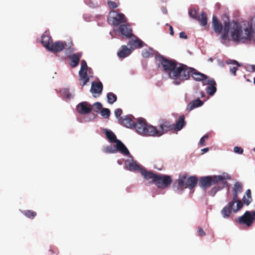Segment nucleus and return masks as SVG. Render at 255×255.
Listing matches in <instances>:
<instances>
[{"label": "nucleus", "mask_w": 255, "mask_h": 255, "mask_svg": "<svg viewBox=\"0 0 255 255\" xmlns=\"http://www.w3.org/2000/svg\"><path fill=\"white\" fill-rule=\"evenodd\" d=\"M254 34L255 31L251 24L242 29L241 24L237 22H234L231 32L232 40L241 43H247L251 41L254 38Z\"/></svg>", "instance_id": "1"}, {"label": "nucleus", "mask_w": 255, "mask_h": 255, "mask_svg": "<svg viewBox=\"0 0 255 255\" xmlns=\"http://www.w3.org/2000/svg\"><path fill=\"white\" fill-rule=\"evenodd\" d=\"M231 179V176L228 173H224L221 175L202 177L199 180V184L202 188L205 189L220 182L222 184L221 187H215L212 189L213 192L216 193L217 191L224 188L227 185V180H230Z\"/></svg>", "instance_id": "2"}, {"label": "nucleus", "mask_w": 255, "mask_h": 255, "mask_svg": "<svg viewBox=\"0 0 255 255\" xmlns=\"http://www.w3.org/2000/svg\"><path fill=\"white\" fill-rule=\"evenodd\" d=\"M190 68L186 65L178 63L174 71L169 73V77L174 80V84L179 85L189 79L190 72L192 70Z\"/></svg>", "instance_id": "3"}, {"label": "nucleus", "mask_w": 255, "mask_h": 255, "mask_svg": "<svg viewBox=\"0 0 255 255\" xmlns=\"http://www.w3.org/2000/svg\"><path fill=\"white\" fill-rule=\"evenodd\" d=\"M198 178L195 176L187 177V174H184L179 176V179L174 183L178 189H183L189 188L190 189L194 188L197 184Z\"/></svg>", "instance_id": "4"}, {"label": "nucleus", "mask_w": 255, "mask_h": 255, "mask_svg": "<svg viewBox=\"0 0 255 255\" xmlns=\"http://www.w3.org/2000/svg\"><path fill=\"white\" fill-rule=\"evenodd\" d=\"M133 128L140 135L153 136L154 126L148 124L143 118H138L135 122Z\"/></svg>", "instance_id": "5"}, {"label": "nucleus", "mask_w": 255, "mask_h": 255, "mask_svg": "<svg viewBox=\"0 0 255 255\" xmlns=\"http://www.w3.org/2000/svg\"><path fill=\"white\" fill-rule=\"evenodd\" d=\"M212 25L215 32L217 33H220L223 29V32L221 35L222 40H226L228 39L230 29V23L229 21H225L224 22L223 28L222 23L219 22L217 17L214 15L212 19Z\"/></svg>", "instance_id": "6"}, {"label": "nucleus", "mask_w": 255, "mask_h": 255, "mask_svg": "<svg viewBox=\"0 0 255 255\" xmlns=\"http://www.w3.org/2000/svg\"><path fill=\"white\" fill-rule=\"evenodd\" d=\"M109 23L115 27L119 26L124 23H127L128 19L122 13H118L116 10H111L108 17Z\"/></svg>", "instance_id": "7"}, {"label": "nucleus", "mask_w": 255, "mask_h": 255, "mask_svg": "<svg viewBox=\"0 0 255 255\" xmlns=\"http://www.w3.org/2000/svg\"><path fill=\"white\" fill-rule=\"evenodd\" d=\"M105 133L108 140L111 142L116 143V148L124 155H129V152L124 143L120 140L117 139L114 133L108 129H105Z\"/></svg>", "instance_id": "8"}, {"label": "nucleus", "mask_w": 255, "mask_h": 255, "mask_svg": "<svg viewBox=\"0 0 255 255\" xmlns=\"http://www.w3.org/2000/svg\"><path fill=\"white\" fill-rule=\"evenodd\" d=\"M159 129H158L156 127H154L153 136H160L170 130H174L173 124L170 121L167 120H162L159 125Z\"/></svg>", "instance_id": "9"}, {"label": "nucleus", "mask_w": 255, "mask_h": 255, "mask_svg": "<svg viewBox=\"0 0 255 255\" xmlns=\"http://www.w3.org/2000/svg\"><path fill=\"white\" fill-rule=\"evenodd\" d=\"M254 221H255V210L247 211L242 216L236 219V221L240 224L245 225L247 227H250Z\"/></svg>", "instance_id": "10"}, {"label": "nucleus", "mask_w": 255, "mask_h": 255, "mask_svg": "<svg viewBox=\"0 0 255 255\" xmlns=\"http://www.w3.org/2000/svg\"><path fill=\"white\" fill-rule=\"evenodd\" d=\"M172 182V179L171 176L158 174L154 183L158 188L165 189L170 187Z\"/></svg>", "instance_id": "11"}, {"label": "nucleus", "mask_w": 255, "mask_h": 255, "mask_svg": "<svg viewBox=\"0 0 255 255\" xmlns=\"http://www.w3.org/2000/svg\"><path fill=\"white\" fill-rule=\"evenodd\" d=\"M243 206L242 201H239L235 207L233 205V202H229L221 211V213L224 218H228L230 216L232 211L236 213L240 210Z\"/></svg>", "instance_id": "12"}, {"label": "nucleus", "mask_w": 255, "mask_h": 255, "mask_svg": "<svg viewBox=\"0 0 255 255\" xmlns=\"http://www.w3.org/2000/svg\"><path fill=\"white\" fill-rule=\"evenodd\" d=\"M73 43L71 41L68 43L65 41H56L54 43H52L48 50L54 53L60 52L64 49H70Z\"/></svg>", "instance_id": "13"}, {"label": "nucleus", "mask_w": 255, "mask_h": 255, "mask_svg": "<svg viewBox=\"0 0 255 255\" xmlns=\"http://www.w3.org/2000/svg\"><path fill=\"white\" fill-rule=\"evenodd\" d=\"M160 63L164 71L169 73L174 71L178 63L175 60H169L162 57Z\"/></svg>", "instance_id": "14"}, {"label": "nucleus", "mask_w": 255, "mask_h": 255, "mask_svg": "<svg viewBox=\"0 0 255 255\" xmlns=\"http://www.w3.org/2000/svg\"><path fill=\"white\" fill-rule=\"evenodd\" d=\"M88 68L86 61L84 60H82L81 68L79 72L80 84L82 86H85L88 82V79L86 77L87 74L86 72L87 68Z\"/></svg>", "instance_id": "15"}, {"label": "nucleus", "mask_w": 255, "mask_h": 255, "mask_svg": "<svg viewBox=\"0 0 255 255\" xmlns=\"http://www.w3.org/2000/svg\"><path fill=\"white\" fill-rule=\"evenodd\" d=\"M115 31H119L123 36L130 38L132 36V30L128 23H124L121 24L117 29H114Z\"/></svg>", "instance_id": "16"}, {"label": "nucleus", "mask_w": 255, "mask_h": 255, "mask_svg": "<svg viewBox=\"0 0 255 255\" xmlns=\"http://www.w3.org/2000/svg\"><path fill=\"white\" fill-rule=\"evenodd\" d=\"M134 118L132 115L125 116L119 119V123L121 125L128 128H133L135 122Z\"/></svg>", "instance_id": "17"}, {"label": "nucleus", "mask_w": 255, "mask_h": 255, "mask_svg": "<svg viewBox=\"0 0 255 255\" xmlns=\"http://www.w3.org/2000/svg\"><path fill=\"white\" fill-rule=\"evenodd\" d=\"M192 69L190 72V77L191 76L192 78L196 81H202L203 85L204 84V82L207 80L209 78L206 75L198 71L196 69L191 68Z\"/></svg>", "instance_id": "18"}, {"label": "nucleus", "mask_w": 255, "mask_h": 255, "mask_svg": "<svg viewBox=\"0 0 255 255\" xmlns=\"http://www.w3.org/2000/svg\"><path fill=\"white\" fill-rule=\"evenodd\" d=\"M208 85L206 88L207 93L210 95H213L217 91L216 83L213 79L209 78L207 80L204 82L203 85Z\"/></svg>", "instance_id": "19"}, {"label": "nucleus", "mask_w": 255, "mask_h": 255, "mask_svg": "<svg viewBox=\"0 0 255 255\" xmlns=\"http://www.w3.org/2000/svg\"><path fill=\"white\" fill-rule=\"evenodd\" d=\"M77 110L80 114L86 115L92 111V108L88 102H83L77 105Z\"/></svg>", "instance_id": "20"}, {"label": "nucleus", "mask_w": 255, "mask_h": 255, "mask_svg": "<svg viewBox=\"0 0 255 255\" xmlns=\"http://www.w3.org/2000/svg\"><path fill=\"white\" fill-rule=\"evenodd\" d=\"M140 174L145 180L152 179V183H155L157 176V174H155L152 171H147L144 168L141 169Z\"/></svg>", "instance_id": "21"}, {"label": "nucleus", "mask_w": 255, "mask_h": 255, "mask_svg": "<svg viewBox=\"0 0 255 255\" xmlns=\"http://www.w3.org/2000/svg\"><path fill=\"white\" fill-rule=\"evenodd\" d=\"M103 89V86L101 82H92L90 92L93 94H97L98 95H100L102 93Z\"/></svg>", "instance_id": "22"}, {"label": "nucleus", "mask_w": 255, "mask_h": 255, "mask_svg": "<svg viewBox=\"0 0 255 255\" xmlns=\"http://www.w3.org/2000/svg\"><path fill=\"white\" fill-rule=\"evenodd\" d=\"M226 63L228 65H232L230 67V73L234 76H236V71L238 70V68L242 66V64L235 60L231 59L227 60Z\"/></svg>", "instance_id": "23"}, {"label": "nucleus", "mask_w": 255, "mask_h": 255, "mask_svg": "<svg viewBox=\"0 0 255 255\" xmlns=\"http://www.w3.org/2000/svg\"><path fill=\"white\" fill-rule=\"evenodd\" d=\"M126 165L130 171H139L140 173L141 172V169L143 168L141 165L137 164L133 160L132 161L127 160L126 161Z\"/></svg>", "instance_id": "24"}, {"label": "nucleus", "mask_w": 255, "mask_h": 255, "mask_svg": "<svg viewBox=\"0 0 255 255\" xmlns=\"http://www.w3.org/2000/svg\"><path fill=\"white\" fill-rule=\"evenodd\" d=\"M185 124L184 116H180L176 122L175 124H173L174 130H180L185 126Z\"/></svg>", "instance_id": "25"}, {"label": "nucleus", "mask_w": 255, "mask_h": 255, "mask_svg": "<svg viewBox=\"0 0 255 255\" xmlns=\"http://www.w3.org/2000/svg\"><path fill=\"white\" fill-rule=\"evenodd\" d=\"M82 57V54L80 53H77L72 54L70 57V65L72 67H75L79 64L80 59Z\"/></svg>", "instance_id": "26"}, {"label": "nucleus", "mask_w": 255, "mask_h": 255, "mask_svg": "<svg viewBox=\"0 0 255 255\" xmlns=\"http://www.w3.org/2000/svg\"><path fill=\"white\" fill-rule=\"evenodd\" d=\"M203 104V102L199 98L190 102L187 106L186 110L190 112L195 108L201 107Z\"/></svg>", "instance_id": "27"}, {"label": "nucleus", "mask_w": 255, "mask_h": 255, "mask_svg": "<svg viewBox=\"0 0 255 255\" xmlns=\"http://www.w3.org/2000/svg\"><path fill=\"white\" fill-rule=\"evenodd\" d=\"M41 43L47 50L50 48L52 42V39L49 34H43L41 37Z\"/></svg>", "instance_id": "28"}, {"label": "nucleus", "mask_w": 255, "mask_h": 255, "mask_svg": "<svg viewBox=\"0 0 255 255\" xmlns=\"http://www.w3.org/2000/svg\"><path fill=\"white\" fill-rule=\"evenodd\" d=\"M131 50L126 45H123L121 49L118 51L117 54L119 58H125L129 55Z\"/></svg>", "instance_id": "29"}, {"label": "nucleus", "mask_w": 255, "mask_h": 255, "mask_svg": "<svg viewBox=\"0 0 255 255\" xmlns=\"http://www.w3.org/2000/svg\"><path fill=\"white\" fill-rule=\"evenodd\" d=\"M252 200L251 191L250 189H248L243 196V201L242 202L243 204L244 203L247 206H248L252 202Z\"/></svg>", "instance_id": "30"}, {"label": "nucleus", "mask_w": 255, "mask_h": 255, "mask_svg": "<svg viewBox=\"0 0 255 255\" xmlns=\"http://www.w3.org/2000/svg\"><path fill=\"white\" fill-rule=\"evenodd\" d=\"M143 42L139 39L131 40H129L128 45L130 46L131 48H141L143 46Z\"/></svg>", "instance_id": "31"}, {"label": "nucleus", "mask_w": 255, "mask_h": 255, "mask_svg": "<svg viewBox=\"0 0 255 255\" xmlns=\"http://www.w3.org/2000/svg\"><path fill=\"white\" fill-rule=\"evenodd\" d=\"M141 54L144 58L152 57L154 55V50L151 48L144 49L142 51Z\"/></svg>", "instance_id": "32"}, {"label": "nucleus", "mask_w": 255, "mask_h": 255, "mask_svg": "<svg viewBox=\"0 0 255 255\" xmlns=\"http://www.w3.org/2000/svg\"><path fill=\"white\" fill-rule=\"evenodd\" d=\"M197 19L202 26H205L207 24V16L204 12H202Z\"/></svg>", "instance_id": "33"}, {"label": "nucleus", "mask_w": 255, "mask_h": 255, "mask_svg": "<svg viewBox=\"0 0 255 255\" xmlns=\"http://www.w3.org/2000/svg\"><path fill=\"white\" fill-rule=\"evenodd\" d=\"M22 213L26 217L30 219H34L37 215L36 212L30 210L23 211H22Z\"/></svg>", "instance_id": "34"}, {"label": "nucleus", "mask_w": 255, "mask_h": 255, "mask_svg": "<svg viewBox=\"0 0 255 255\" xmlns=\"http://www.w3.org/2000/svg\"><path fill=\"white\" fill-rule=\"evenodd\" d=\"M107 98L108 102L110 104H113L117 100V96L112 92L107 94Z\"/></svg>", "instance_id": "35"}, {"label": "nucleus", "mask_w": 255, "mask_h": 255, "mask_svg": "<svg viewBox=\"0 0 255 255\" xmlns=\"http://www.w3.org/2000/svg\"><path fill=\"white\" fill-rule=\"evenodd\" d=\"M241 193L243 191V185L240 182H236L234 184L233 192Z\"/></svg>", "instance_id": "36"}, {"label": "nucleus", "mask_w": 255, "mask_h": 255, "mask_svg": "<svg viewBox=\"0 0 255 255\" xmlns=\"http://www.w3.org/2000/svg\"><path fill=\"white\" fill-rule=\"evenodd\" d=\"M117 150H118L117 148L116 149L115 147L111 145L107 146L104 149V151L105 152L110 153H115L117 152Z\"/></svg>", "instance_id": "37"}, {"label": "nucleus", "mask_w": 255, "mask_h": 255, "mask_svg": "<svg viewBox=\"0 0 255 255\" xmlns=\"http://www.w3.org/2000/svg\"><path fill=\"white\" fill-rule=\"evenodd\" d=\"M190 16L195 19H197V10L195 8H192L189 11Z\"/></svg>", "instance_id": "38"}, {"label": "nucleus", "mask_w": 255, "mask_h": 255, "mask_svg": "<svg viewBox=\"0 0 255 255\" xmlns=\"http://www.w3.org/2000/svg\"><path fill=\"white\" fill-rule=\"evenodd\" d=\"M101 115L105 118H108L110 115V111L108 109L104 108L101 110Z\"/></svg>", "instance_id": "39"}, {"label": "nucleus", "mask_w": 255, "mask_h": 255, "mask_svg": "<svg viewBox=\"0 0 255 255\" xmlns=\"http://www.w3.org/2000/svg\"><path fill=\"white\" fill-rule=\"evenodd\" d=\"M108 5L109 8L113 10L118 6V4L117 2L111 0H108Z\"/></svg>", "instance_id": "40"}, {"label": "nucleus", "mask_w": 255, "mask_h": 255, "mask_svg": "<svg viewBox=\"0 0 255 255\" xmlns=\"http://www.w3.org/2000/svg\"><path fill=\"white\" fill-rule=\"evenodd\" d=\"M102 108V105L99 102L95 103L93 105V109L95 112L98 113Z\"/></svg>", "instance_id": "41"}, {"label": "nucleus", "mask_w": 255, "mask_h": 255, "mask_svg": "<svg viewBox=\"0 0 255 255\" xmlns=\"http://www.w3.org/2000/svg\"><path fill=\"white\" fill-rule=\"evenodd\" d=\"M86 77L88 79V82L89 81L90 78L92 77L93 76V71L91 68L89 67L88 68H87L86 70Z\"/></svg>", "instance_id": "42"}, {"label": "nucleus", "mask_w": 255, "mask_h": 255, "mask_svg": "<svg viewBox=\"0 0 255 255\" xmlns=\"http://www.w3.org/2000/svg\"><path fill=\"white\" fill-rule=\"evenodd\" d=\"M238 193L237 192H233V200L230 202H233V205H235V203H238L239 201H241L238 199Z\"/></svg>", "instance_id": "43"}, {"label": "nucleus", "mask_w": 255, "mask_h": 255, "mask_svg": "<svg viewBox=\"0 0 255 255\" xmlns=\"http://www.w3.org/2000/svg\"><path fill=\"white\" fill-rule=\"evenodd\" d=\"M245 69L250 72H254L255 71V65H247L245 66Z\"/></svg>", "instance_id": "44"}, {"label": "nucleus", "mask_w": 255, "mask_h": 255, "mask_svg": "<svg viewBox=\"0 0 255 255\" xmlns=\"http://www.w3.org/2000/svg\"><path fill=\"white\" fill-rule=\"evenodd\" d=\"M122 113L123 111L121 109H117L115 111V116L118 120L122 117L121 116L122 115Z\"/></svg>", "instance_id": "45"}, {"label": "nucleus", "mask_w": 255, "mask_h": 255, "mask_svg": "<svg viewBox=\"0 0 255 255\" xmlns=\"http://www.w3.org/2000/svg\"><path fill=\"white\" fill-rule=\"evenodd\" d=\"M209 136L207 134H206L204 136H203L201 139H200V144L202 145V146H204L205 145V140L206 139H207L208 138Z\"/></svg>", "instance_id": "46"}, {"label": "nucleus", "mask_w": 255, "mask_h": 255, "mask_svg": "<svg viewBox=\"0 0 255 255\" xmlns=\"http://www.w3.org/2000/svg\"><path fill=\"white\" fill-rule=\"evenodd\" d=\"M234 151L235 153H238V154H242L243 153L244 150L241 147L235 146L234 148Z\"/></svg>", "instance_id": "47"}, {"label": "nucleus", "mask_w": 255, "mask_h": 255, "mask_svg": "<svg viewBox=\"0 0 255 255\" xmlns=\"http://www.w3.org/2000/svg\"><path fill=\"white\" fill-rule=\"evenodd\" d=\"M61 92L62 95L67 98H69L70 97V94L69 92V91L67 89L62 90Z\"/></svg>", "instance_id": "48"}, {"label": "nucleus", "mask_w": 255, "mask_h": 255, "mask_svg": "<svg viewBox=\"0 0 255 255\" xmlns=\"http://www.w3.org/2000/svg\"><path fill=\"white\" fill-rule=\"evenodd\" d=\"M198 234L200 237H204L206 235V233L204 231L203 229L201 227H198Z\"/></svg>", "instance_id": "49"}, {"label": "nucleus", "mask_w": 255, "mask_h": 255, "mask_svg": "<svg viewBox=\"0 0 255 255\" xmlns=\"http://www.w3.org/2000/svg\"><path fill=\"white\" fill-rule=\"evenodd\" d=\"M179 37L180 38H183V39H187V35L186 34V33L184 32H180L179 33Z\"/></svg>", "instance_id": "50"}, {"label": "nucleus", "mask_w": 255, "mask_h": 255, "mask_svg": "<svg viewBox=\"0 0 255 255\" xmlns=\"http://www.w3.org/2000/svg\"><path fill=\"white\" fill-rule=\"evenodd\" d=\"M170 34L171 35H173L174 34V31H173V27L172 26L170 25Z\"/></svg>", "instance_id": "51"}, {"label": "nucleus", "mask_w": 255, "mask_h": 255, "mask_svg": "<svg viewBox=\"0 0 255 255\" xmlns=\"http://www.w3.org/2000/svg\"><path fill=\"white\" fill-rule=\"evenodd\" d=\"M208 150H209L208 148H203L202 149V151H203V153H205V152H207Z\"/></svg>", "instance_id": "52"}, {"label": "nucleus", "mask_w": 255, "mask_h": 255, "mask_svg": "<svg viewBox=\"0 0 255 255\" xmlns=\"http://www.w3.org/2000/svg\"><path fill=\"white\" fill-rule=\"evenodd\" d=\"M252 23H254V24L255 25V16L253 19V22Z\"/></svg>", "instance_id": "53"}, {"label": "nucleus", "mask_w": 255, "mask_h": 255, "mask_svg": "<svg viewBox=\"0 0 255 255\" xmlns=\"http://www.w3.org/2000/svg\"><path fill=\"white\" fill-rule=\"evenodd\" d=\"M201 94H202V97H204V93L203 92H201Z\"/></svg>", "instance_id": "54"}, {"label": "nucleus", "mask_w": 255, "mask_h": 255, "mask_svg": "<svg viewBox=\"0 0 255 255\" xmlns=\"http://www.w3.org/2000/svg\"><path fill=\"white\" fill-rule=\"evenodd\" d=\"M49 251L51 252V253H54L53 250H50Z\"/></svg>", "instance_id": "55"}, {"label": "nucleus", "mask_w": 255, "mask_h": 255, "mask_svg": "<svg viewBox=\"0 0 255 255\" xmlns=\"http://www.w3.org/2000/svg\"><path fill=\"white\" fill-rule=\"evenodd\" d=\"M247 81H248V82H251V81L249 79H247Z\"/></svg>", "instance_id": "56"}, {"label": "nucleus", "mask_w": 255, "mask_h": 255, "mask_svg": "<svg viewBox=\"0 0 255 255\" xmlns=\"http://www.w3.org/2000/svg\"><path fill=\"white\" fill-rule=\"evenodd\" d=\"M254 84H255V78H254Z\"/></svg>", "instance_id": "57"}, {"label": "nucleus", "mask_w": 255, "mask_h": 255, "mask_svg": "<svg viewBox=\"0 0 255 255\" xmlns=\"http://www.w3.org/2000/svg\"><path fill=\"white\" fill-rule=\"evenodd\" d=\"M226 186H228V188H229V186H228V183H227V185H226L225 187H226Z\"/></svg>", "instance_id": "58"}, {"label": "nucleus", "mask_w": 255, "mask_h": 255, "mask_svg": "<svg viewBox=\"0 0 255 255\" xmlns=\"http://www.w3.org/2000/svg\"><path fill=\"white\" fill-rule=\"evenodd\" d=\"M253 150L255 151V147L253 149Z\"/></svg>", "instance_id": "59"}]
</instances>
